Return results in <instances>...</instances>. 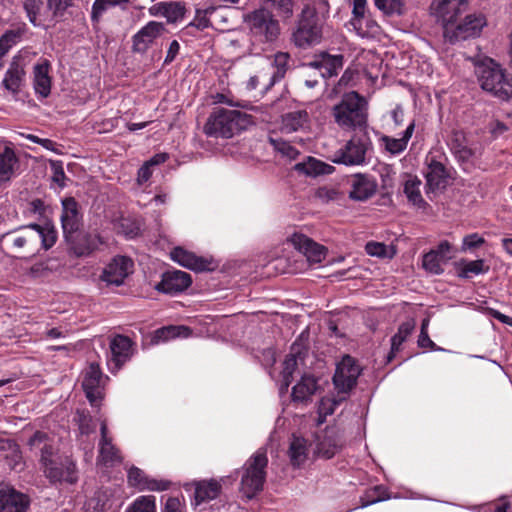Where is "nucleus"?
<instances>
[{
  "label": "nucleus",
  "instance_id": "f257e3e1",
  "mask_svg": "<svg viewBox=\"0 0 512 512\" xmlns=\"http://www.w3.org/2000/svg\"><path fill=\"white\" fill-rule=\"evenodd\" d=\"M327 0H312L306 3L299 15L296 27L291 35V42L298 48L306 49L317 45L323 37L324 20L320 14H327Z\"/></svg>",
  "mask_w": 512,
  "mask_h": 512
},
{
  "label": "nucleus",
  "instance_id": "f03ea898",
  "mask_svg": "<svg viewBox=\"0 0 512 512\" xmlns=\"http://www.w3.org/2000/svg\"><path fill=\"white\" fill-rule=\"evenodd\" d=\"M57 239L55 228L49 224H29L2 235V243L15 252H32L41 245L45 250L51 248Z\"/></svg>",
  "mask_w": 512,
  "mask_h": 512
},
{
  "label": "nucleus",
  "instance_id": "7ed1b4c3",
  "mask_svg": "<svg viewBox=\"0 0 512 512\" xmlns=\"http://www.w3.org/2000/svg\"><path fill=\"white\" fill-rule=\"evenodd\" d=\"M252 124V117L237 110L216 109L208 117L204 132L210 137L231 138Z\"/></svg>",
  "mask_w": 512,
  "mask_h": 512
},
{
  "label": "nucleus",
  "instance_id": "20e7f679",
  "mask_svg": "<svg viewBox=\"0 0 512 512\" xmlns=\"http://www.w3.org/2000/svg\"><path fill=\"white\" fill-rule=\"evenodd\" d=\"M335 122L342 128L361 127L367 121V102L357 92L343 95L333 108Z\"/></svg>",
  "mask_w": 512,
  "mask_h": 512
},
{
  "label": "nucleus",
  "instance_id": "39448f33",
  "mask_svg": "<svg viewBox=\"0 0 512 512\" xmlns=\"http://www.w3.org/2000/svg\"><path fill=\"white\" fill-rule=\"evenodd\" d=\"M268 458L266 451L257 450L244 464L241 476V493L248 499L262 491L266 479Z\"/></svg>",
  "mask_w": 512,
  "mask_h": 512
},
{
  "label": "nucleus",
  "instance_id": "423d86ee",
  "mask_svg": "<svg viewBox=\"0 0 512 512\" xmlns=\"http://www.w3.org/2000/svg\"><path fill=\"white\" fill-rule=\"evenodd\" d=\"M479 84L484 91L501 100L512 98V75L502 66H476Z\"/></svg>",
  "mask_w": 512,
  "mask_h": 512
},
{
  "label": "nucleus",
  "instance_id": "0eeeda50",
  "mask_svg": "<svg viewBox=\"0 0 512 512\" xmlns=\"http://www.w3.org/2000/svg\"><path fill=\"white\" fill-rule=\"evenodd\" d=\"M372 143L366 135H354L347 143L338 149L332 162L346 166L363 165L366 162V154L371 149Z\"/></svg>",
  "mask_w": 512,
  "mask_h": 512
},
{
  "label": "nucleus",
  "instance_id": "6e6552de",
  "mask_svg": "<svg viewBox=\"0 0 512 512\" xmlns=\"http://www.w3.org/2000/svg\"><path fill=\"white\" fill-rule=\"evenodd\" d=\"M53 452L46 444L41 448V461L44 473L51 481L74 483L77 480L75 464L68 458L64 462H56L51 458Z\"/></svg>",
  "mask_w": 512,
  "mask_h": 512
},
{
  "label": "nucleus",
  "instance_id": "1a4fd4ad",
  "mask_svg": "<svg viewBox=\"0 0 512 512\" xmlns=\"http://www.w3.org/2000/svg\"><path fill=\"white\" fill-rule=\"evenodd\" d=\"M342 432L336 425L327 426L314 434L315 453L323 458L334 457L343 447Z\"/></svg>",
  "mask_w": 512,
  "mask_h": 512
},
{
  "label": "nucleus",
  "instance_id": "9d476101",
  "mask_svg": "<svg viewBox=\"0 0 512 512\" xmlns=\"http://www.w3.org/2000/svg\"><path fill=\"white\" fill-rule=\"evenodd\" d=\"M245 21L255 35L264 37L266 41H273L279 35L278 21L265 8L252 11L245 17Z\"/></svg>",
  "mask_w": 512,
  "mask_h": 512
},
{
  "label": "nucleus",
  "instance_id": "9b49d317",
  "mask_svg": "<svg viewBox=\"0 0 512 512\" xmlns=\"http://www.w3.org/2000/svg\"><path fill=\"white\" fill-rule=\"evenodd\" d=\"M430 9L444 26L454 27L459 17L469 10V0H433Z\"/></svg>",
  "mask_w": 512,
  "mask_h": 512
},
{
  "label": "nucleus",
  "instance_id": "f8f14e48",
  "mask_svg": "<svg viewBox=\"0 0 512 512\" xmlns=\"http://www.w3.org/2000/svg\"><path fill=\"white\" fill-rule=\"evenodd\" d=\"M360 373L361 368L356 360L349 355L344 356L337 364L333 376V383L337 392L347 395L356 385Z\"/></svg>",
  "mask_w": 512,
  "mask_h": 512
},
{
  "label": "nucleus",
  "instance_id": "ddd939ff",
  "mask_svg": "<svg viewBox=\"0 0 512 512\" xmlns=\"http://www.w3.org/2000/svg\"><path fill=\"white\" fill-rule=\"evenodd\" d=\"M486 24V17L483 14H467L464 19L457 22L454 27H447L444 36L451 42L476 37Z\"/></svg>",
  "mask_w": 512,
  "mask_h": 512
},
{
  "label": "nucleus",
  "instance_id": "4468645a",
  "mask_svg": "<svg viewBox=\"0 0 512 512\" xmlns=\"http://www.w3.org/2000/svg\"><path fill=\"white\" fill-rule=\"evenodd\" d=\"M456 249L447 241H441L436 248L430 250L423 256V268L434 275L444 272V266L454 258Z\"/></svg>",
  "mask_w": 512,
  "mask_h": 512
},
{
  "label": "nucleus",
  "instance_id": "2eb2a0df",
  "mask_svg": "<svg viewBox=\"0 0 512 512\" xmlns=\"http://www.w3.org/2000/svg\"><path fill=\"white\" fill-rule=\"evenodd\" d=\"M134 263L126 256L114 257L104 268L100 276L107 285L120 286L133 272Z\"/></svg>",
  "mask_w": 512,
  "mask_h": 512
},
{
  "label": "nucleus",
  "instance_id": "dca6fc26",
  "mask_svg": "<svg viewBox=\"0 0 512 512\" xmlns=\"http://www.w3.org/2000/svg\"><path fill=\"white\" fill-rule=\"evenodd\" d=\"M127 483L138 491H166L170 488L171 482L164 479H156L148 476L143 470L136 466L127 469Z\"/></svg>",
  "mask_w": 512,
  "mask_h": 512
},
{
  "label": "nucleus",
  "instance_id": "f3484780",
  "mask_svg": "<svg viewBox=\"0 0 512 512\" xmlns=\"http://www.w3.org/2000/svg\"><path fill=\"white\" fill-rule=\"evenodd\" d=\"M134 353L132 341L122 335L113 337L110 341V357L107 361L109 370L112 373L117 372Z\"/></svg>",
  "mask_w": 512,
  "mask_h": 512
},
{
  "label": "nucleus",
  "instance_id": "a211bd4d",
  "mask_svg": "<svg viewBox=\"0 0 512 512\" xmlns=\"http://www.w3.org/2000/svg\"><path fill=\"white\" fill-rule=\"evenodd\" d=\"M288 241L306 257L310 264H319L326 257L327 249L302 233H293Z\"/></svg>",
  "mask_w": 512,
  "mask_h": 512
},
{
  "label": "nucleus",
  "instance_id": "6ab92c4d",
  "mask_svg": "<svg viewBox=\"0 0 512 512\" xmlns=\"http://www.w3.org/2000/svg\"><path fill=\"white\" fill-rule=\"evenodd\" d=\"M103 374L97 363H90L83 373L82 387L86 397L93 406H97L102 399Z\"/></svg>",
  "mask_w": 512,
  "mask_h": 512
},
{
  "label": "nucleus",
  "instance_id": "aec40b11",
  "mask_svg": "<svg viewBox=\"0 0 512 512\" xmlns=\"http://www.w3.org/2000/svg\"><path fill=\"white\" fill-rule=\"evenodd\" d=\"M192 284L191 275L181 270H171L163 273L162 279L155 285L158 292L176 295L187 290Z\"/></svg>",
  "mask_w": 512,
  "mask_h": 512
},
{
  "label": "nucleus",
  "instance_id": "412c9836",
  "mask_svg": "<svg viewBox=\"0 0 512 512\" xmlns=\"http://www.w3.org/2000/svg\"><path fill=\"white\" fill-rule=\"evenodd\" d=\"M322 388L321 379L310 373H304L292 388V400L299 403L311 401L312 396Z\"/></svg>",
  "mask_w": 512,
  "mask_h": 512
},
{
  "label": "nucleus",
  "instance_id": "4be33fe9",
  "mask_svg": "<svg viewBox=\"0 0 512 512\" xmlns=\"http://www.w3.org/2000/svg\"><path fill=\"white\" fill-rule=\"evenodd\" d=\"M304 352L300 346L293 345L290 353L285 357L282 363V370L280 372L281 380L279 384L280 394H285L293 378L294 372L298 369L299 364L303 363Z\"/></svg>",
  "mask_w": 512,
  "mask_h": 512
},
{
  "label": "nucleus",
  "instance_id": "5701e85b",
  "mask_svg": "<svg viewBox=\"0 0 512 512\" xmlns=\"http://www.w3.org/2000/svg\"><path fill=\"white\" fill-rule=\"evenodd\" d=\"M81 215L78 204L74 198L69 197L62 200L61 222L63 233L66 239L71 237L80 227Z\"/></svg>",
  "mask_w": 512,
  "mask_h": 512
},
{
  "label": "nucleus",
  "instance_id": "b1692460",
  "mask_svg": "<svg viewBox=\"0 0 512 512\" xmlns=\"http://www.w3.org/2000/svg\"><path fill=\"white\" fill-rule=\"evenodd\" d=\"M101 440L99 443V456L97 464L104 467H112L121 462L122 458L119 451L112 444L111 439L108 437V430L106 423L101 422Z\"/></svg>",
  "mask_w": 512,
  "mask_h": 512
},
{
  "label": "nucleus",
  "instance_id": "393cba45",
  "mask_svg": "<svg viewBox=\"0 0 512 512\" xmlns=\"http://www.w3.org/2000/svg\"><path fill=\"white\" fill-rule=\"evenodd\" d=\"M350 187L351 199L365 201L376 192L377 184L373 177L367 174H355L350 179Z\"/></svg>",
  "mask_w": 512,
  "mask_h": 512
},
{
  "label": "nucleus",
  "instance_id": "a878e982",
  "mask_svg": "<svg viewBox=\"0 0 512 512\" xmlns=\"http://www.w3.org/2000/svg\"><path fill=\"white\" fill-rule=\"evenodd\" d=\"M148 12L154 17H165L168 23H176L184 18L186 8L184 2L166 1L153 4Z\"/></svg>",
  "mask_w": 512,
  "mask_h": 512
},
{
  "label": "nucleus",
  "instance_id": "bb28decb",
  "mask_svg": "<svg viewBox=\"0 0 512 512\" xmlns=\"http://www.w3.org/2000/svg\"><path fill=\"white\" fill-rule=\"evenodd\" d=\"M225 481L226 478H221L220 480L209 479L193 482L194 504L200 505L204 502L216 499L221 493L222 483Z\"/></svg>",
  "mask_w": 512,
  "mask_h": 512
},
{
  "label": "nucleus",
  "instance_id": "cd10ccee",
  "mask_svg": "<svg viewBox=\"0 0 512 512\" xmlns=\"http://www.w3.org/2000/svg\"><path fill=\"white\" fill-rule=\"evenodd\" d=\"M170 257L180 266L193 271L201 272L209 269L210 262L208 260L180 246L171 250Z\"/></svg>",
  "mask_w": 512,
  "mask_h": 512
},
{
  "label": "nucleus",
  "instance_id": "c85d7f7f",
  "mask_svg": "<svg viewBox=\"0 0 512 512\" xmlns=\"http://www.w3.org/2000/svg\"><path fill=\"white\" fill-rule=\"evenodd\" d=\"M28 505L26 495L13 488H0V512H26Z\"/></svg>",
  "mask_w": 512,
  "mask_h": 512
},
{
  "label": "nucleus",
  "instance_id": "c756f323",
  "mask_svg": "<svg viewBox=\"0 0 512 512\" xmlns=\"http://www.w3.org/2000/svg\"><path fill=\"white\" fill-rule=\"evenodd\" d=\"M115 491L105 488L95 492L94 496L87 500L84 512H106L114 506L120 507L122 502L116 503Z\"/></svg>",
  "mask_w": 512,
  "mask_h": 512
},
{
  "label": "nucleus",
  "instance_id": "7c9ffc66",
  "mask_svg": "<svg viewBox=\"0 0 512 512\" xmlns=\"http://www.w3.org/2000/svg\"><path fill=\"white\" fill-rule=\"evenodd\" d=\"M309 115L305 110H297L282 115L279 125L281 133L305 131L309 128Z\"/></svg>",
  "mask_w": 512,
  "mask_h": 512
},
{
  "label": "nucleus",
  "instance_id": "2f4dec72",
  "mask_svg": "<svg viewBox=\"0 0 512 512\" xmlns=\"http://www.w3.org/2000/svg\"><path fill=\"white\" fill-rule=\"evenodd\" d=\"M164 30V25L160 22L150 21L142 27L133 37V48L135 51L144 52L148 46Z\"/></svg>",
  "mask_w": 512,
  "mask_h": 512
},
{
  "label": "nucleus",
  "instance_id": "473e14b6",
  "mask_svg": "<svg viewBox=\"0 0 512 512\" xmlns=\"http://www.w3.org/2000/svg\"><path fill=\"white\" fill-rule=\"evenodd\" d=\"M309 453L308 441L302 436L293 435L287 451L291 465L295 468L303 466L308 460Z\"/></svg>",
  "mask_w": 512,
  "mask_h": 512
},
{
  "label": "nucleus",
  "instance_id": "72a5a7b5",
  "mask_svg": "<svg viewBox=\"0 0 512 512\" xmlns=\"http://www.w3.org/2000/svg\"><path fill=\"white\" fill-rule=\"evenodd\" d=\"M191 333V329L187 326L170 325L157 329L151 337V343L157 345L176 338H188Z\"/></svg>",
  "mask_w": 512,
  "mask_h": 512
},
{
  "label": "nucleus",
  "instance_id": "f704fd0d",
  "mask_svg": "<svg viewBox=\"0 0 512 512\" xmlns=\"http://www.w3.org/2000/svg\"><path fill=\"white\" fill-rule=\"evenodd\" d=\"M295 170L306 176L316 177L319 175H328L334 171V167L314 157H308L305 161L295 165Z\"/></svg>",
  "mask_w": 512,
  "mask_h": 512
},
{
  "label": "nucleus",
  "instance_id": "c9c22d12",
  "mask_svg": "<svg viewBox=\"0 0 512 512\" xmlns=\"http://www.w3.org/2000/svg\"><path fill=\"white\" fill-rule=\"evenodd\" d=\"M427 186L430 191L442 189L446 185V171L443 164L432 160L425 173Z\"/></svg>",
  "mask_w": 512,
  "mask_h": 512
},
{
  "label": "nucleus",
  "instance_id": "e433bc0d",
  "mask_svg": "<svg viewBox=\"0 0 512 512\" xmlns=\"http://www.w3.org/2000/svg\"><path fill=\"white\" fill-rule=\"evenodd\" d=\"M415 129V123L411 122L405 131L402 133V136L400 138H394L390 136H383L382 142L385 146V149L390 152L391 154H399L403 152L407 145L409 140L411 139L413 132Z\"/></svg>",
  "mask_w": 512,
  "mask_h": 512
},
{
  "label": "nucleus",
  "instance_id": "4c0bfd02",
  "mask_svg": "<svg viewBox=\"0 0 512 512\" xmlns=\"http://www.w3.org/2000/svg\"><path fill=\"white\" fill-rule=\"evenodd\" d=\"M48 68L49 66L34 67L33 87L40 98H47L51 92V77Z\"/></svg>",
  "mask_w": 512,
  "mask_h": 512
},
{
  "label": "nucleus",
  "instance_id": "58836bf2",
  "mask_svg": "<svg viewBox=\"0 0 512 512\" xmlns=\"http://www.w3.org/2000/svg\"><path fill=\"white\" fill-rule=\"evenodd\" d=\"M23 8L34 26H41L49 20L47 9H43L42 0H23Z\"/></svg>",
  "mask_w": 512,
  "mask_h": 512
},
{
  "label": "nucleus",
  "instance_id": "ea45409f",
  "mask_svg": "<svg viewBox=\"0 0 512 512\" xmlns=\"http://www.w3.org/2000/svg\"><path fill=\"white\" fill-rule=\"evenodd\" d=\"M102 243V239L98 234H84L73 243L72 250L76 256L82 257L98 249Z\"/></svg>",
  "mask_w": 512,
  "mask_h": 512
},
{
  "label": "nucleus",
  "instance_id": "a19ab883",
  "mask_svg": "<svg viewBox=\"0 0 512 512\" xmlns=\"http://www.w3.org/2000/svg\"><path fill=\"white\" fill-rule=\"evenodd\" d=\"M345 399H346V395L339 394L338 392H337V397H334V396L322 397L318 404V408H317V414H318L317 424L321 425L325 421V419L328 415H332L334 413L336 406L339 405Z\"/></svg>",
  "mask_w": 512,
  "mask_h": 512
},
{
  "label": "nucleus",
  "instance_id": "79ce46f5",
  "mask_svg": "<svg viewBox=\"0 0 512 512\" xmlns=\"http://www.w3.org/2000/svg\"><path fill=\"white\" fill-rule=\"evenodd\" d=\"M421 181L416 178H409L404 184V193L408 201L417 208H423L426 204L421 195Z\"/></svg>",
  "mask_w": 512,
  "mask_h": 512
},
{
  "label": "nucleus",
  "instance_id": "37998d69",
  "mask_svg": "<svg viewBox=\"0 0 512 512\" xmlns=\"http://www.w3.org/2000/svg\"><path fill=\"white\" fill-rule=\"evenodd\" d=\"M24 75L22 66H11L3 79L5 89L12 93H17L23 84Z\"/></svg>",
  "mask_w": 512,
  "mask_h": 512
},
{
  "label": "nucleus",
  "instance_id": "c03bdc74",
  "mask_svg": "<svg viewBox=\"0 0 512 512\" xmlns=\"http://www.w3.org/2000/svg\"><path fill=\"white\" fill-rule=\"evenodd\" d=\"M416 326L414 319H409L400 324L397 333L391 338V354L398 352L402 344L412 334Z\"/></svg>",
  "mask_w": 512,
  "mask_h": 512
},
{
  "label": "nucleus",
  "instance_id": "a18cd8bd",
  "mask_svg": "<svg viewBox=\"0 0 512 512\" xmlns=\"http://www.w3.org/2000/svg\"><path fill=\"white\" fill-rule=\"evenodd\" d=\"M366 12V0H353L352 18L350 24L359 33L362 31V22L366 20L367 27L371 28L374 22L368 19L365 15Z\"/></svg>",
  "mask_w": 512,
  "mask_h": 512
},
{
  "label": "nucleus",
  "instance_id": "49530a36",
  "mask_svg": "<svg viewBox=\"0 0 512 512\" xmlns=\"http://www.w3.org/2000/svg\"><path fill=\"white\" fill-rule=\"evenodd\" d=\"M459 266V276L461 278H471L472 276L485 274L489 270L483 259L462 261Z\"/></svg>",
  "mask_w": 512,
  "mask_h": 512
},
{
  "label": "nucleus",
  "instance_id": "de8ad7c7",
  "mask_svg": "<svg viewBox=\"0 0 512 512\" xmlns=\"http://www.w3.org/2000/svg\"><path fill=\"white\" fill-rule=\"evenodd\" d=\"M451 148L454 153L463 161H468L474 154L468 147L464 133L455 132L451 139Z\"/></svg>",
  "mask_w": 512,
  "mask_h": 512
},
{
  "label": "nucleus",
  "instance_id": "09e8293b",
  "mask_svg": "<svg viewBox=\"0 0 512 512\" xmlns=\"http://www.w3.org/2000/svg\"><path fill=\"white\" fill-rule=\"evenodd\" d=\"M125 512H157L156 497L153 495L139 496L126 508Z\"/></svg>",
  "mask_w": 512,
  "mask_h": 512
},
{
  "label": "nucleus",
  "instance_id": "8fccbe9b",
  "mask_svg": "<svg viewBox=\"0 0 512 512\" xmlns=\"http://www.w3.org/2000/svg\"><path fill=\"white\" fill-rule=\"evenodd\" d=\"M24 34V30L21 28L7 30L0 37V59L8 53V51L15 46Z\"/></svg>",
  "mask_w": 512,
  "mask_h": 512
},
{
  "label": "nucleus",
  "instance_id": "3c124183",
  "mask_svg": "<svg viewBox=\"0 0 512 512\" xmlns=\"http://www.w3.org/2000/svg\"><path fill=\"white\" fill-rule=\"evenodd\" d=\"M113 225L117 233L130 239L136 237L140 231L137 223L129 217H121Z\"/></svg>",
  "mask_w": 512,
  "mask_h": 512
},
{
  "label": "nucleus",
  "instance_id": "603ef678",
  "mask_svg": "<svg viewBox=\"0 0 512 512\" xmlns=\"http://www.w3.org/2000/svg\"><path fill=\"white\" fill-rule=\"evenodd\" d=\"M72 5L73 0H47L46 8L49 14V20L58 21Z\"/></svg>",
  "mask_w": 512,
  "mask_h": 512
},
{
  "label": "nucleus",
  "instance_id": "864d4df0",
  "mask_svg": "<svg viewBox=\"0 0 512 512\" xmlns=\"http://www.w3.org/2000/svg\"><path fill=\"white\" fill-rule=\"evenodd\" d=\"M374 3L386 15H402L405 10L404 0H374Z\"/></svg>",
  "mask_w": 512,
  "mask_h": 512
},
{
  "label": "nucleus",
  "instance_id": "5fc2aeb1",
  "mask_svg": "<svg viewBox=\"0 0 512 512\" xmlns=\"http://www.w3.org/2000/svg\"><path fill=\"white\" fill-rule=\"evenodd\" d=\"M129 0H95L92 5L91 19L92 21H99L101 16L110 8L117 5L128 3Z\"/></svg>",
  "mask_w": 512,
  "mask_h": 512
},
{
  "label": "nucleus",
  "instance_id": "6e6d98bb",
  "mask_svg": "<svg viewBox=\"0 0 512 512\" xmlns=\"http://www.w3.org/2000/svg\"><path fill=\"white\" fill-rule=\"evenodd\" d=\"M365 251L370 256L388 259H391L396 254V250L393 246H388L379 242L367 243L365 246Z\"/></svg>",
  "mask_w": 512,
  "mask_h": 512
},
{
  "label": "nucleus",
  "instance_id": "4d7b16f0",
  "mask_svg": "<svg viewBox=\"0 0 512 512\" xmlns=\"http://www.w3.org/2000/svg\"><path fill=\"white\" fill-rule=\"evenodd\" d=\"M269 142L276 151L289 159H295L299 154L298 150L289 142L275 138L272 134L269 136Z\"/></svg>",
  "mask_w": 512,
  "mask_h": 512
},
{
  "label": "nucleus",
  "instance_id": "13d9d810",
  "mask_svg": "<svg viewBox=\"0 0 512 512\" xmlns=\"http://www.w3.org/2000/svg\"><path fill=\"white\" fill-rule=\"evenodd\" d=\"M366 497L369 498L367 501L363 502L361 507H367L371 504L384 501L390 498H398L399 496H391L388 494L387 489L384 486H375L373 489L367 491Z\"/></svg>",
  "mask_w": 512,
  "mask_h": 512
},
{
  "label": "nucleus",
  "instance_id": "bf43d9fd",
  "mask_svg": "<svg viewBox=\"0 0 512 512\" xmlns=\"http://www.w3.org/2000/svg\"><path fill=\"white\" fill-rule=\"evenodd\" d=\"M15 164V157L11 151H5L3 154H0V173L7 180L10 179V176L13 172V167Z\"/></svg>",
  "mask_w": 512,
  "mask_h": 512
},
{
  "label": "nucleus",
  "instance_id": "052dcab7",
  "mask_svg": "<svg viewBox=\"0 0 512 512\" xmlns=\"http://www.w3.org/2000/svg\"><path fill=\"white\" fill-rule=\"evenodd\" d=\"M270 3L277 13L283 18H290L293 15V2L292 0H263Z\"/></svg>",
  "mask_w": 512,
  "mask_h": 512
},
{
  "label": "nucleus",
  "instance_id": "680f3d73",
  "mask_svg": "<svg viewBox=\"0 0 512 512\" xmlns=\"http://www.w3.org/2000/svg\"><path fill=\"white\" fill-rule=\"evenodd\" d=\"M161 512H186V506L178 497H169Z\"/></svg>",
  "mask_w": 512,
  "mask_h": 512
},
{
  "label": "nucleus",
  "instance_id": "e2e57ef3",
  "mask_svg": "<svg viewBox=\"0 0 512 512\" xmlns=\"http://www.w3.org/2000/svg\"><path fill=\"white\" fill-rule=\"evenodd\" d=\"M485 242L484 238L477 233H472L463 238L462 251L470 250L481 246Z\"/></svg>",
  "mask_w": 512,
  "mask_h": 512
},
{
  "label": "nucleus",
  "instance_id": "0e129e2a",
  "mask_svg": "<svg viewBox=\"0 0 512 512\" xmlns=\"http://www.w3.org/2000/svg\"><path fill=\"white\" fill-rule=\"evenodd\" d=\"M336 197H337L336 190H334L333 188L327 187V186L319 187L315 191V198L317 200L321 201L322 203H327L329 201H332V200L336 199Z\"/></svg>",
  "mask_w": 512,
  "mask_h": 512
},
{
  "label": "nucleus",
  "instance_id": "69168bd1",
  "mask_svg": "<svg viewBox=\"0 0 512 512\" xmlns=\"http://www.w3.org/2000/svg\"><path fill=\"white\" fill-rule=\"evenodd\" d=\"M508 503H503L502 505L495 504H485L473 506L470 509L477 512H507Z\"/></svg>",
  "mask_w": 512,
  "mask_h": 512
},
{
  "label": "nucleus",
  "instance_id": "338daca9",
  "mask_svg": "<svg viewBox=\"0 0 512 512\" xmlns=\"http://www.w3.org/2000/svg\"><path fill=\"white\" fill-rule=\"evenodd\" d=\"M418 346L421 348H429L434 351H444L443 348L438 347L429 337L428 332H420L418 337Z\"/></svg>",
  "mask_w": 512,
  "mask_h": 512
},
{
  "label": "nucleus",
  "instance_id": "774afa93",
  "mask_svg": "<svg viewBox=\"0 0 512 512\" xmlns=\"http://www.w3.org/2000/svg\"><path fill=\"white\" fill-rule=\"evenodd\" d=\"M79 430L82 435L86 434L88 435L91 432H94L95 430V424L93 423L92 419L85 415L79 416Z\"/></svg>",
  "mask_w": 512,
  "mask_h": 512
}]
</instances>
